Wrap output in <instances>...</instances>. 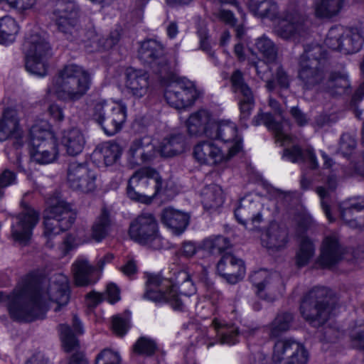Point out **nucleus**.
<instances>
[{
    "mask_svg": "<svg viewBox=\"0 0 364 364\" xmlns=\"http://www.w3.org/2000/svg\"><path fill=\"white\" fill-rule=\"evenodd\" d=\"M69 300V282L65 275H55L45 291L40 289L36 281L28 276L16 287L9 312L14 320L31 321L43 318L50 305L55 304L54 311H58Z\"/></svg>",
    "mask_w": 364,
    "mask_h": 364,
    "instance_id": "obj_1",
    "label": "nucleus"
},
{
    "mask_svg": "<svg viewBox=\"0 0 364 364\" xmlns=\"http://www.w3.org/2000/svg\"><path fill=\"white\" fill-rule=\"evenodd\" d=\"M196 292L190 274L185 270L178 271L174 278L167 279L160 274L149 275L144 298L154 302L166 301L172 308L183 311L188 297Z\"/></svg>",
    "mask_w": 364,
    "mask_h": 364,
    "instance_id": "obj_2",
    "label": "nucleus"
},
{
    "mask_svg": "<svg viewBox=\"0 0 364 364\" xmlns=\"http://www.w3.org/2000/svg\"><path fill=\"white\" fill-rule=\"evenodd\" d=\"M92 85L90 73L76 64L65 65L53 78L49 93L65 102H75L83 97Z\"/></svg>",
    "mask_w": 364,
    "mask_h": 364,
    "instance_id": "obj_3",
    "label": "nucleus"
},
{
    "mask_svg": "<svg viewBox=\"0 0 364 364\" xmlns=\"http://www.w3.org/2000/svg\"><path fill=\"white\" fill-rule=\"evenodd\" d=\"M325 53L317 44L305 47L299 63L298 77L304 89L320 85L324 78Z\"/></svg>",
    "mask_w": 364,
    "mask_h": 364,
    "instance_id": "obj_4",
    "label": "nucleus"
},
{
    "mask_svg": "<svg viewBox=\"0 0 364 364\" xmlns=\"http://www.w3.org/2000/svg\"><path fill=\"white\" fill-rule=\"evenodd\" d=\"M165 189L159 173L154 169L144 168L136 171L129 178L127 195L132 200L149 203L152 198Z\"/></svg>",
    "mask_w": 364,
    "mask_h": 364,
    "instance_id": "obj_5",
    "label": "nucleus"
},
{
    "mask_svg": "<svg viewBox=\"0 0 364 364\" xmlns=\"http://www.w3.org/2000/svg\"><path fill=\"white\" fill-rule=\"evenodd\" d=\"M300 312L302 317L313 326L318 327L324 324L331 313L329 291L324 287L313 288L304 297Z\"/></svg>",
    "mask_w": 364,
    "mask_h": 364,
    "instance_id": "obj_6",
    "label": "nucleus"
},
{
    "mask_svg": "<svg viewBox=\"0 0 364 364\" xmlns=\"http://www.w3.org/2000/svg\"><path fill=\"white\" fill-rule=\"evenodd\" d=\"M92 116L105 133L112 136L122 129L126 121L127 107L120 102L98 100L94 103Z\"/></svg>",
    "mask_w": 364,
    "mask_h": 364,
    "instance_id": "obj_7",
    "label": "nucleus"
},
{
    "mask_svg": "<svg viewBox=\"0 0 364 364\" xmlns=\"http://www.w3.org/2000/svg\"><path fill=\"white\" fill-rule=\"evenodd\" d=\"M129 235L134 242L154 250L163 247L162 238L154 215L143 213L134 218L129 225Z\"/></svg>",
    "mask_w": 364,
    "mask_h": 364,
    "instance_id": "obj_8",
    "label": "nucleus"
},
{
    "mask_svg": "<svg viewBox=\"0 0 364 364\" xmlns=\"http://www.w3.org/2000/svg\"><path fill=\"white\" fill-rule=\"evenodd\" d=\"M75 220V213L70 205L63 200H58L47 209L44 218V235L46 245L51 247L50 240L60 232L68 230Z\"/></svg>",
    "mask_w": 364,
    "mask_h": 364,
    "instance_id": "obj_9",
    "label": "nucleus"
},
{
    "mask_svg": "<svg viewBox=\"0 0 364 364\" xmlns=\"http://www.w3.org/2000/svg\"><path fill=\"white\" fill-rule=\"evenodd\" d=\"M80 8L74 0H56L53 14L58 29L69 41L78 37L77 19Z\"/></svg>",
    "mask_w": 364,
    "mask_h": 364,
    "instance_id": "obj_10",
    "label": "nucleus"
},
{
    "mask_svg": "<svg viewBox=\"0 0 364 364\" xmlns=\"http://www.w3.org/2000/svg\"><path fill=\"white\" fill-rule=\"evenodd\" d=\"M200 92L195 84L181 78L169 83L164 92L166 101L176 109H183L191 106L199 97Z\"/></svg>",
    "mask_w": 364,
    "mask_h": 364,
    "instance_id": "obj_11",
    "label": "nucleus"
},
{
    "mask_svg": "<svg viewBox=\"0 0 364 364\" xmlns=\"http://www.w3.org/2000/svg\"><path fill=\"white\" fill-rule=\"evenodd\" d=\"M239 151V142L225 152L213 141H202L194 146L193 156L200 164L218 165L227 162Z\"/></svg>",
    "mask_w": 364,
    "mask_h": 364,
    "instance_id": "obj_12",
    "label": "nucleus"
},
{
    "mask_svg": "<svg viewBox=\"0 0 364 364\" xmlns=\"http://www.w3.org/2000/svg\"><path fill=\"white\" fill-rule=\"evenodd\" d=\"M139 58L156 73L164 75L171 73V66L164 55V47L156 40L149 39L141 43Z\"/></svg>",
    "mask_w": 364,
    "mask_h": 364,
    "instance_id": "obj_13",
    "label": "nucleus"
},
{
    "mask_svg": "<svg viewBox=\"0 0 364 364\" xmlns=\"http://www.w3.org/2000/svg\"><path fill=\"white\" fill-rule=\"evenodd\" d=\"M307 31V20L297 12L286 13L275 28L278 36L294 43L304 38Z\"/></svg>",
    "mask_w": 364,
    "mask_h": 364,
    "instance_id": "obj_14",
    "label": "nucleus"
},
{
    "mask_svg": "<svg viewBox=\"0 0 364 364\" xmlns=\"http://www.w3.org/2000/svg\"><path fill=\"white\" fill-rule=\"evenodd\" d=\"M39 220L38 214L31 207L23 210L13 218L11 236L14 241L26 245L30 240L32 231Z\"/></svg>",
    "mask_w": 364,
    "mask_h": 364,
    "instance_id": "obj_15",
    "label": "nucleus"
},
{
    "mask_svg": "<svg viewBox=\"0 0 364 364\" xmlns=\"http://www.w3.org/2000/svg\"><path fill=\"white\" fill-rule=\"evenodd\" d=\"M157 151L149 136L134 139L127 151V161L131 168L143 166L151 162L156 156Z\"/></svg>",
    "mask_w": 364,
    "mask_h": 364,
    "instance_id": "obj_16",
    "label": "nucleus"
},
{
    "mask_svg": "<svg viewBox=\"0 0 364 364\" xmlns=\"http://www.w3.org/2000/svg\"><path fill=\"white\" fill-rule=\"evenodd\" d=\"M67 177L68 184L73 190L87 193L96 188V174L85 165L70 164Z\"/></svg>",
    "mask_w": 364,
    "mask_h": 364,
    "instance_id": "obj_17",
    "label": "nucleus"
},
{
    "mask_svg": "<svg viewBox=\"0 0 364 364\" xmlns=\"http://www.w3.org/2000/svg\"><path fill=\"white\" fill-rule=\"evenodd\" d=\"M250 280L257 288L259 296L269 301L276 299L277 288L282 284L281 277L278 274H270L265 269L253 272L250 275Z\"/></svg>",
    "mask_w": 364,
    "mask_h": 364,
    "instance_id": "obj_18",
    "label": "nucleus"
},
{
    "mask_svg": "<svg viewBox=\"0 0 364 364\" xmlns=\"http://www.w3.org/2000/svg\"><path fill=\"white\" fill-rule=\"evenodd\" d=\"M31 150H58L57 139L46 121H40L30 129Z\"/></svg>",
    "mask_w": 364,
    "mask_h": 364,
    "instance_id": "obj_19",
    "label": "nucleus"
},
{
    "mask_svg": "<svg viewBox=\"0 0 364 364\" xmlns=\"http://www.w3.org/2000/svg\"><path fill=\"white\" fill-rule=\"evenodd\" d=\"M341 218L353 229L364 228V197L350 198L340 204Z\"/></svg>",
    "mask_w": 364,
    "mask_h": 364,
    "instance_id": "obj_20",
    "label": "nucleus"
},
{
    "mask_svg": "<svg viewBox=\"0 0 364 364\" xmlns=\"http://www.w3.org/2000/svg\"><path fill=\"white\" fill-rule=\"evenodd\" d=\"M211 326L215 332V341L220 344L234 345L238 342L240 334L246 337L253 335L255 329L240 331L237 326L232 323H227L225 321L215 318L211 323Z\"/></svg>",
    "mask_w": 364,
    "mask_h": 364,
    "instance_id": "obj_21",
    "label": "nucleus"
},
{
    "mask_svg": "<svg viewBox=\"0 0 364 364\" xmlns=\"http://www.w3.org/2000/svg\"><path fill=\"white\" fill-rule=\"evenodd\" d=\"M343 253L338 235L330 234L322 242L318 263L323 267H331L341 259Z\"/></svg>",
    "mask_w": 364,
    "mask_h": 364,
    "instance_id": "obj_22",
    "label": "nucleus"
},
{
    "mask_svg": "<svg viewBox=\"0 0 364 364\" xmlns=\"http://www.w3.org/2000/svg\"><path fill=\"white\" fill-rule=\"evenodd\" d=\"M217 270L230 284H235L242 279L245 273L242 260L231 254L223 256L218 263Z\"/></svg>",
    "mask_w": 364,
    "mask_h": 364,
    "instance_id": "obj_23",
    "label": "nucleus"
},
{
    "mask_svg": "<svg viewBox=\"0 0 364 364\" xmlns=\"http://www.w3.org/2000/svg\"><path fill=\"white\" fill-rule=\"evenodd\" d=\"M149 76L141 70L127 69L126 72L125 87L132 97L140 99L149 92Z\"/></svg>",
    "mask_w": 364,
    "mask_h": 364,
    "instance_id": "obj_24",
    "label": "nucleus"
},
{
    "mask_svg": "<svg viewBox=\"0 0 364 364\" xmlns=\"http://www.w3.org/2000/svg\"><path fill=\"white\" fill-rule=\"evenodd\" d=\"M263 246L272 252L285 249L289 242L287 228L277 223H272L262 235Z\"/></svg>",
    "mask_w": 364,
    "mask_h": 364,
    "instance_id": "obj_25",
    "label": "nucleus"
},
{
    "mask_svg": "<svg viewBox=\"0 0 364 364\" xmlns=\"http://www.w3.org/2000/svg\"><path fill=\"white\" fill-rule=\"evenodd\" d=\"M214 119L211 114L205 109H200L192 113L186 120L188 134L191 136L209 137Z\"/></svg>",
    "mask_w": 364,
    "mask_h": 364,
    "instance_id": "obj_26",
    "label": "nucleus"
},
{
    "mask_svg": "<svg viewBox=\"0 0 364 364\" xmlns=\"http://www.w3.org/2000/svg\"><path fill=\"white\" fill-rule=\"evenodd\" d=\"M213 124L208 138L230 144L229 147L235 146L236 142H239L240 151L241 150L242 140L237 135V129L235 123L229 120L218 122L214 120Z\"/></svg>",
    "mask_w": 364,
    "mask_h": 364,
    "instance_id": "obj_27",
    "label": "nucleus"
},
{
    "mask_svg": "<svg viewBox=\"0 0 364 364\" xmlns=\"http://www.w3.org/2000/svg\"><path fill=\"white\" fill-rule=\"evenodd\" d=\"M235 215L237 221L246 225L248 222L256 226L262 221L260 213V204L247 196L240 200L238 206L235 210Z\"/></svg>",
    "mask_w": 364,
    "mask_h": 364,
    "instance_id": "obj_28",
    "label": "nucleus"
},
{
    "mask_svg": "<svg viewBox=\"0 0 364 364\" xmlns=\"http://www.w3.org/2000/svg\"><path fill=\"white\" fill-rule=\"evenodd\" d=\"M22 136L23 131L16 112L10 108L5 109L0 118V141L11 138L20 139Z\"/></svg>",
    "mask_w": 364,
    "mask_h": 364,
    "instance_id": "obj_29",
    "label": "nucleus"
},
{
    "mask_svg": "<svg viewBox=\"0 0 364 364\" xmlns=\"http://www.w3.org/2000/svg\"><path fill=\"white\" fill-rule=\"evenodd\" d=\"M189 215L172 208H165L161 213L162 223L175 235L184 232L189 223Z\"/></svg>",
    "mask_w": 364,
    "mask_h": 364,
    "instance_id": "obj_30",
    "label": "nucleus"
},
{
    "mask_svg": "<svg viewBox=\"0 0 364 364\" xmlns=\"http://www.w3.org/2000/svg\"><path fill=\"white\" fill-rule=\"evenodd\" d=\"M186 146L185 136L182 133H172L160 142L156 151L161 156L171 157L183 153Z\"/></svg>",
    "mask_w": 364,
    "mask_h": 364,
    "instance_id": "obj_31",
    "label": "nucleus"
},
{
    "mask_svg": "<svg viewBox=\"0 0 364 364\" xmlns=\"http://www.w3.org/2000/svg\"><path fill=\"white\" fill-rule=\"evenodd\" d=\"M350 87L348 74L344 71H332L326 81L323 82L321 89L331 96L341 95Z\"/></svg>",
    "mask_w": 364,
    "mask_h": 364,
    "instance_id": "obj_32",
    "label": "nucleus"
},
{
    "mask_svg": "<svg viewBox=\"0 0 364 364\" xmlns=\"http://www.w3.org/2000/svg\"><path fill=\"white\" fill-rule=\"evenodd\" d=\"M248 7L250 12L255 16L270 21L279 18V10L274 0H250Z\"/></svg>",
    "mask_w": 364,
    "mask_h": 364,
    "instance_id": "obj_33",
    "label": "nucleus"
},
{
    "mask_svg": "<svg viewBox=\"0 0 364 364\" xmlns=\"http://www.w3.org/2000/svg\"><path fill=\"white\" fill-rule=\"evenodd\" d=\"M95 267L85 257H78L72 264V272L76 286L85 287L95 282L92 274Z\"/></svg>",
    "mask_w": 364,
    "mask_h": 364,
    "instance_id": "obj_34",
    "label": "nucleus"
},
{
    "mask_svg": "<svg viewBox=\"0 0 364 364\" xmlns=\"http://www.w3.org/2000/svg\"><path fill=\"white\" fill-rule=\"evenodd\" d=\"M61 144L68 154L76 156L82 151L85 144V138L79 129H69L63 132Z\"/></svg>",
    "mask_w": 364,
    "mask_h": 364,
    "instance_id": "obj_35",
    "label": "nucleus"
},
{
    "mask_svg": "<svg viewBox=\"0 0 364 364\" xmlns=\"http://www.w3.org/2000/svg\"><path fill=\"white\" fill-rule=\"evenodd\" d=\"M254 125L257 126L264 124L268 129L272 131L277 141H280L282 145L288 144L291 137L284 132V125L282 122H277L269 113H258L253 120Z\"/></svg>",
    "mask_w": 364,
    "mask_h": 364,
    "instance_id": "obj_36",
    "label": "nucleus"
},
{
    "mask_svg": "<svg viewBox=\"0 0 364 364\" xmlns=\"http://www.w3.org/2000/svg\"><path fill=\"white\" fill-rule=\"evenodd\" d=\"M283 159L292 163H307L311 169L318 167V163L316 154L312 148L308 147L305 150L294 146L289 149H285L282 155Z\"/></svg>",
    "mask_w": 364,
    "mask_h": 364,
    "instance_id": "obj_37",
    "label": "nucleus"
},
{
    "mask_svg": "<svg viewBox=\"0 0 364 364\" xmlns=\"http://www.w3.org/2000/svg\"><path fill=\"white\" fill-rule=\"evenodd\" d=\"M23 49L26 56H50V47L48 42L38 33L31 34L26 38Z\"/></svg>",
    "mask_w": 364,
    "mask_h": 364,
    "instance_id": "obj_38",
    "label": "nucleus"
},
{
    "mask_svg": "<svg viewBox=\"0 0 364 364\" xmlns=\"http://www.w3.org/2000/svg\"><path fill=\"white\" fill-rule=\"evenodd\" d=\"M112 225L110 212L106 208H102L92 225V238L97 242H101L109 235Z\"/></svg>",
    "mask_w": 364,
    "mask_h": 364,
    "instance_id": "obj_39",
    "label": "nucleus"
},
{
    "mask_svg": "<svg viewBox=\"0 0 364 364\" xmlns=\"http://www.w3.org/2000/svg\"><path fill=\"white\" fill-rule=\"evenodd\" d=\"M299 343L291 338L277 340L273 348L272 360L275 363L285 364Z\"/></svg>",
    "mask_w": 364,
    "mask_h": 364,
    "instance_id": "obj_40",
    "label": "nucleus"
},
{
    "mask_svg": "<svg viewBox=\"0 0 364 364\" xmlns=\"http://www.w3.org/2000/svg\"><path fill=\"white\" fill-rule=\"evenodd\" d=\"M202 203L205 209H216L224 202L223 192L220 186L210 184L205 186L201 193Z\"/></svg>",
    "mask_w": 364,
    "mask_h": 364,
    "instance_id": "obj_41",
    "label": "nucleus"
},
{
    "mask_svg": "<svg viewBox=\"0 0 364 364\" xmlns=\"http://www.w3.org/2000/svg\"><path fill=\"white\" fill-rule=\"evenodd\" d=\"M103 159L104 164L107 166H112L117 163L121 158L122 149L121 146L113 141H106L100 144L96 150Z\"/></svg>",
    "mask_w": 364,
    "mask_h": 364,
    "instance_id": "obj_42",
    "label": "nucleus"
},
{
    "mask_svg": "<svg viewBox=\"0 0 364 364\" xmlns=\"http://www.w3.org/2000/svg\"><path fill=\"white\" fill-rule=\"evenodd\" d=\"M292 321L293 316L290 313L279 314L265 329L270 338H277L289 330Z\"/></svg>",
    "mask_w": 364,
    "mask_h": 364,
    "instance_id": "obj_43",
    "label": "nucleus"
},
{
    "mask_svg": "<svg viewBox=\"0 0 364 364\" xmlns=\"http://www.w3.org/2000/svg\"><path fill=\"white\" fill-rule=\"evenodd\" d=\"M19 28L16 21L10 16L0 18V44L13 43L18 33Z\"/></svg>",
    "mask_w": 364,
    "mask_h": 364,
    "instance_id": "obj_44",
    "label": "nucleus"
},
{
    "mask_svg": "<svg viewBox=\"0 0 364 364\" xmlns=\"http://www.w3.org/2000/svg\"><path fill=\"white\" fill-rule=\"evenodd\" d=\"M344 37L343 53H354L361 49L364 43V38L358 29L345 28Z\"/></svg>",
    "mask_w": 364,
    "mask_h": 364,
    "instance_id": "obj_45",
    "label": "nucleus"
},
{
    "mask_svg": "<svg viewBox=\"0 0 364 364\" xmlns=\"http://www.w3.org/2000/svg\"><path fill=\"white\" fill-rule=\"evenodd\" d=\"M343 6V0H316L315 14L318 17L331 18L337 15Z\"/></svg>",
    "mask_w": 364,
    "mask_h": 364,
    "instance_id": "obj_46",
    "label": "nucleus"
},
{
    "mask_svg": "<svg viewBox=\"0 0 364 364\" xmlns=\"http://www.w3.org/2000/svg\"><path fill=\"white\" fill-rule=\"evenodd\" d=\"M314 254L315 245L313 242L307 237H302L296 254V265L299 267L306 265Z\"/></svg>",
    "mask_w": 364,
    "mask_h": 364,
    "instance_id": "obj_47",
    "label": "nucleus"
},
{
    "mask_svg": "<svg viewBox=\"0 0 364 364\" xmlns=\"http://www.w3.org/2000/svg\"><path fill=\"white\" fill-rule=\"evenodd\" d=\"M46 56H26V68L31 74L44 77L48 73L49 67L48 59Z\"/></svg>",
    "mask_w": 364,
    "mask_h": 364,
    "instance_id": "obj_48",
    "label": "nucleus"
},
{
    "mask_svg": "<svg viewBox=\"0 0 364 364\" xmlns=\"http://www.w3.org/2000/svg\"><path fill=\"white\" fill-rule=\"evenodd\" d=\"M345 28L341 26L332 27L328 32L325 44L329 48L343 53L345 41Z\"/></svg>",
    "mask_w": 364,
    "mask_h": 364,
    "instance_id": "obj_49",
    "label": "nucleus"
},
{
    "mask_svg": "<svg viewBox=\"0 0 364 364\" xmlns=\"http://www.w3.org/2000/svg\"><path fill=\"white\" fill-rule=\"evenodd\" d=\"M256 48L262 55L267 63L274 62L277 58V49L274 43L268 38L262 36L257 39Z\"/></svg>",
    "mask_w": 364,
    "mask_h": 364,
    "instance_id": "obj_50",
    "label": "nucleus"
},
{
    "mask_svg": "<svg viewBox=\"0 0 364 364\" xmlns=\"http://www.w3.org/2000/svg\"><path fill=\"white\" fill-rule=\"evenodd\" d=\"M232 90L235 93L242 96H250L252 93V90L245 82L242 73L240 70H235L230 76Z\"/></svg>",
    "mask_w": 364,
    "mask_h": 364,
    "instance_id": "obj_51",
    "label": "nucleus"
},
{
    "mask_svg": "<svg viewBox=\"0 0 364 364\" xmlns=\"http://www.w3.org/2000/svg\"><path fill=\"white\" fill-rule=\"evenodd\" d=\"M290 78L282 67L279 66L276 70L274 80H268L266 87L272 92L276 89L277 85L282 90H287L289 87Z\"/></svg>",
    "mask_w": 364,
    "mask_h": 364,
    "instance_id": "obj_52",
    "label": "nucleus"
},
{
    "mask_svg": "<svg viewBox=\"0 0 364 364\" xmlns=\"http://www.w3.org/2000/svg\"><path fill=\"white\" fill-rule=\"evenodd\" d=\"M60 338L63 347L66 352L75 351L78 348V341L68 325L60 326Z\"/></svg>",
    "mask_w": 364,
    "mask_h": 364,
    "instance_id": "obj_53",
    "label": "nucleus"
},
{
    "mask_svg": "<svg viewBox=\"0 0 364 364\" xmlns=\"http://www.w3.org/2000/svg\"><path fill=\"white\" fill-rule=\"evenodd\" d=\"M230 241L223 236L210 237L205 240L204 247L212 253H220L228 249L230 246Z\"/></svg>",
    "mask_w": 364,
    "mask_h": 364,
    "instance_id": "obj_54",
    "label": "nucleus"
},
{
    "mask_svg": "<svg viewBox=\"0 0 364 364\" xmlns=\"http://www.w3.org/2000/svg\"><path fill=\"white\" fill-rule=\"evenodd\" d=\"M31 159L39 164H48L55 161L58 156V150H30Z\"/></svg>",
    "mask_w": 364,
    "mask_h": 364,
    "instance_id": "obj_55",
    "label": "nucleus"
},
{
    "mask_svg": "<svg viewBox=\"0 0 364 364\" xmlns=\"http://www.w3.org/2000/svg\"><path fill=\"white\" fill-rule=\"evenodd\" d=\"M352 346L355 348L364 349V322L356 323L350 332Z\"/></svg>",
    "mask_w": 364,
    "mask_h": 364,
    "instance_id": "obj_56",
    "label": "nucleus"
},
{
    "mask_svg": "<svg viewBox=\"0 0 364 364\" xmlns=\"http://www.w3.org/2000/svg\"><path fill=\"white\" fill-rule=\"evenodd\" d=\"M155 350V343L146 337L139 338L134 346V351L138 354L151 355Z\"/></svg>",
    "mask_w": 364,
    "mask_h": 364,
    "instance_id": "obj_57",
    "label": "nucleus"
},
{
    "mask_svg": "<svg viewBox=\"0 0 364 364\" xmlns=\"http://www.w3.org/2000/svg\"><path fill=\"white\" fill-rule=\"evenodd\" d=\"M120 361L118 353L105 349L97 355L95 364H120Z\"/></svg>",
    "mask_w": 364,
    "mask_h": 364,
    "instance_id": "obj_58",
    "label": "nucleus"
},
{
    "mask_svg": "<svg viewBox=\"0 0 364 364\" xmlns=\"http://www.w3.org/2000/svg\"><path fill=\"white\" fill-rule=\"evenodd\" d=\"M240 119L246 120L249 118L255 106V100L253 93H250V96H242V99L240 101Z\"/></svg>",
    "mask_w": 364,
    "mask_h": 364,
    "instance_id": "obj_59",
    "label": "nucleus"
},
{
    "mask_svg": "<svg viewBox=\"0 0 364 364\" xmlns=\"http://www.w3.org/2000/svg\"><path fill=\"white\" fill-rule=\"evenodd\" d=\"M112 327L117 336H123L129 327V319L119 315L114 316L112 320Z\"/></svg>",
    "mask_w": 364,
    "mask_h": 364,
    "instance_id": "obj_60",
    "label": "nucleus"
},
{
    "mask_svg": "<svg viewBox=\"0 0 364 364\" xmlns=\"http://www.w3.org/2000/svg\"><path fill=\"white\" fill-rule=\"evenodd\" d=\"M356 146V141L348 134H343L341 138L339 150L343 156L350 155Z\"/></svg>",
    "mask_w": 364,
    "mask_h": 364,
    "instance_id": "obj_61",
    "label": "nucleus"
},
{
    "mask_svg": "<svg viewBox=\"0 0 364 364\" xmlns=\"http://www.w3.org/2000/svg\"><path fill=\"white\" fill-rule=\"evenodd\" d=\"M316 193L321 198V205L326 218L330 222L333 221L334 219L331 215L329 206L325 200L328 196V191L323 187H318L316 188Z\"/></svg>",
    "mask_w": 364,
    "mask_h": 364,
    "instance_id": "obj_62",
    "label": "nucleus"
},
{
    "mask_svg": "<svg viewBox=\"0 0 364 364\" xmlns=\"http://www.w3.org/2000/svg\"><path fill=\"white\" fill-rule=\"evenodd\" d=\"M119 40V33L118 31L114 30L112 31L106 38L100 40V44L102 48L107 50L115 46Z\"/></svg>",
    "mask_w": 364,
    "mask_h": 364,
    "instance_id": "obj_63",
    "label": "nucleus"
},
{
    "mask_svg": "<svg viewBox=\"0 0 364 364\" xmlns=\"http://www.w3.org/2000/svg\"><path fill=\"white\" fill-rule=\"evenodd\" d=\"M16 182V174L8 169L4 170L0 174V188H6Z\"/></svg>",
    "mask_w": 364,
    "mask_h": 364,
    "instance_id": "obj_64",
    "label": "nucleus"
}]
</instances>
